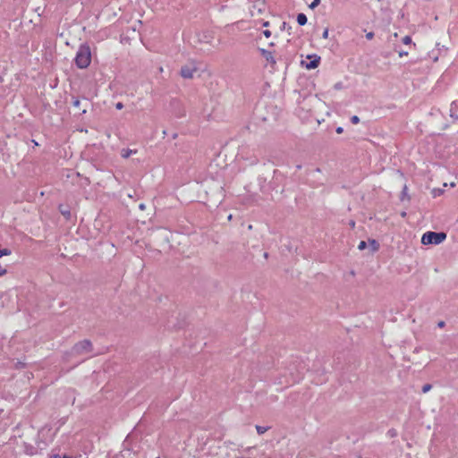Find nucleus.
<instances>
[{
  "instance_id": "nucleus-1",
  "label": "nucleus",
  "mask_w": 458,
  "mask_h": 458,
  "mask_svg": "<svg viewBox=\"0 0 458 458\" xmlns=\"http://www.w3.org/2000/svg\"><path fill=\"white\" fill-rule=\"evenodd\" d=\"M90 61L91 53L89 47L86 45L81 46L75 57L76 65L81 69H84L89 65Z\"/></svg>"
},
{
  "instance_id": "nucleus-2",
  "label": "nucleus",
  "mask_w": 458,
  "mask_h": 458,
  "mask_svg": "<svg viewBox=\"0 0 458 458\" xmlns=\"http://www.w3.org/2000/svg\"><path fill=\"white\" fill-rule=\"evenodd\" d=\"M446 239V233L443 232H427L421 237L424 245L440 244Z\"/></svg>"
},
{
  "instance_id": "nucleus-3",
  "label": "nucleus",
  "mask_w": 458,
  "mask_h": 458,
  "mask_svg": "<svg viewBox=\"0 0 458 458\" xmlns=\"http://www.w3.org/2000/svg\"><path fill=\"white\" fill-rule=\"evenodd\" d=\"M92 351V344L89 340H83L76 344L72 348V352L77 355L89 353Z\"/></svg>"
},
{
  "instance_id": "nucleus-4",
  "label": "nucleus",
  "mask_w": 458,
  "mask_h": 458,
  "mask_svg": "<svg viewBox=\"0 0 458 458\" xmlns=\"http://www.w3.org/2000/svg\"><path fill=\"white\" fill-rule=\"evenodd\" d=\"M197 72V66L195 64L191 63L182 67L181 75L184 79H191L193 77L194 73Z\"/></svg>"
},
{
  "instance_id": "nucleus-5",
  "label": "nucleus",
  "mask_w": 458,
  "mask_h": 458,
  "mask_svg": "<svg viewBox=\"0 0 458 458\" xmlns=\"http://www.w3.org/2000/svg\"><path fill=\"white\" fill-rule=\"evenodd\" d=\"M308 58L309 59H311L309 63H302L303 65L309 69V70H311V69H315L318 66L319 64V60L320 58L317 55H314V56H311V55H308Z\"/></svg>"
},
{
  "instance_id": "nucleus-6",
  "label": "nucleus",
  "mask_w": 458,
  "mask_h": 458,
  "mask_svg": "<svg viewBox=\"0 0 458 458\" xmlns=\"http://www.w3.org/2000/svg\"><path fill=\"white\" fill-rule=\"evenodd\" d=\"M260 52H261L263 57L266 58L267 61L271 62L273 64L276 63V60L274 59L272 52L263 49V48L260 49Z\"/></svg>"
},
{
  "instance_id": "nucleus-7",
  "label": "nucleus",
  "mask_w": 458,
  "mask_h": 458,
  "mask_svg": "<svg viewBox=\"0 0 458 458\" xmlns=\"http://www.w3.org/2000/svg\"><path fill=\"white\" fill-rule=\"evenodd\" d=\"M296 20H297L298 24L301 25V26L305 25L307 23V21H308L307 16L304 13H299L297 15Z\"/></svg>"
},
{
  "instance_id": "nucleus-8",
  "label": "nucleus",
  "mask_w": 458,
  "mask_h": 458,
  "mask_svg": "<svg viewBox=\"0 0 458 458\" xmlns=\"http://www.w3.org/2000/svg\"><path fill=\"white\" fill-rule=\"evenodd\" d=\"M135 153H136V150H132V149H130V148H123L121 151V156L123 158H128L131 155L135 154Z\"/></svg>"
},
{
  "instance_id": "nucleus-9",
  "label": "nucleus",
  "mask_w": 458,
  "mask_h": 458,
  "mask_svg": "<svg viewBox=\"0 0 458 458\" xmlns=\"http://www.w3.org/2000/svg\"><path fill=\"white\" fill-rule=\"evenodd\" d=\"M12 254V251L8 248H0V258L4 256H10Z\"/></svg>"
},
{
  "instance_id": "nucleus-10",
  "label": "nucleus",
  "mask_w": 458,
  "mask_h": 458,
  "mask_svg": "<svg viewBox=\"0 0 458 458\" xmlns=\"http://www.w3.org/2000/svg\"><path fill=\"white\" fill-rule=\"evenodd\" d=\"M256 429H257V432H258L259 435H262L265 432H267L268 428L257 425L256 426Z\"/></svg>"
},
{
  "instance_id": "nucleus-11",
  "label": "nucleus",
  "mask_w": 458,
  "mask_h": 458,
  "mask_svg": "<svg viewBox=\"0 0 458 458\" xmlns=\"http://www.w3.org/2000/svg\"><path fill=\"white\" fill-rule=\"evenodd\" d=\"M402 41L404 45H411L412 42L411 38L410 36H405L404 38H403Z\"/></svg>"
},
{
  "instance_id": "nucleus-12",
  "label": "nucleus",
  "mask_w": 458,
  "mask_h": 458,
  "mask_svg": "<svg viewBox=\"0 0 458 458\" xmlns=\"http://www.w3.org/2000/svg\"><path fill=\"white\" fill-rule=\"evenodd\" d=\"M432 388V386L430 384H426L422 387L423 393H428Z\"/></svg>"
},
{
  "instance_id": "nucleus-13",
  "label": "nucleus",
  "mask_w": 458,
  "mask_h": 458,
  "mask_svg": "<svg viewBox=\"0 0 458 458\" xmlns=\"http://www.w3.org/2000/svg\"><path fill=\"white\" fill-rule=\"evenodd\" d=\"M320 3V0H313L312 3L310 4V8L314 9L317 7Z\"/></svg>"
},
{
  "instance_id": "nucleus-14",
  "label": "nucleus",
  "mask_w": 458,
  "mask_h": 458,
  "mask_svg": "<svg viewBox=\"0 0 458 458\" xmlns=\"http://www.w3.org/2000/svg\"><path fill=\"white\" fill-rule=\"evenodd\" d=\"M351 122H352L353 124H357V123L360 122V118H359L357 115H353V116H352V118H351Z\"/></svg>"
},
{
  "instance_id": "nucleus-15",
  "label": "nucleus",
  "mask_w": 458,
  "mask_h": 458,
  "mask_svg": "<svg viewBox=\"0 0 458 458\" xmlns=\"http://www.w3.org/2000/svg\"><path fill=\"white\" fill-rule=\"evenodd\" d=\"M6 272H7L6 268L4 266L0 265V276H3L4 275H5Z\"/></svg>"
},
{
  "instance_id": "nucleus-16",
  "label": "nucleus",
  "mask_w": 458,
  "mask_h": 458,
  "mask_svg": "<svg viewBox=\"0 0 458 458\" xmlns=\"http://www.w3.org/2000/svg\"><path fill=\"white\" fill-rule=\"evenodd\" d=\"M366 248V242L364 241H361L359 245H358V249L359 250H364Z\"/></svg>"
},
{
  "instance_id": "nucleus-17",
  "label": "nucleus",
  "mask_w": 458,
  "mask_h": 458,
  "mask_svg": "<svg viewBox=\"0 0 458 458\" xmlns=\"http://www.w3.org/2000/svg\"><path fill=\"white\" fill-rule=\"evenodd\" d=\"M398 55L399 57H403V56H407L408 55V52L407 51H398Z\"/></svg>"
},
{
  "instance_id": "nucleus-18",
  "label": "nucleus",
  "mask_w": 458,
  "mask_h": 458,
  "mask_svg": "<svg viewBox=\"0 0 458 458\" xmlns=\"http://www.w3.org/2000/svg\"><path fill=\"white\" fill-rule=\"evenodd\" d=\"M263 35L266 37V38H270L271 37V31L268 30H266L263 31Z\"/></svg>"
},
{
  "instance_id": "nucleus-19",
  "label": "nucleus",
  "mask_w": 458,
  "mask_h": 458,
  "mask_svg": "<svg viewBox=\"0 0 458 458\" xmlns=\"http://www.w3.org/2000/svg\"><path fill=\"white\" fill-rule=\"evenodd\" d=\"M322 38H328V29H325V30L322 33Z\"/></svg>"
},
{
  "instance_id": "nucleus-20",
  "label": "nucleus",
  "mask_w": 458,
  "mask_h": 458,
  "mask_svg": "<svg viewBox=\"0 0 458 458\" xmlns=\"http://www.w3.org/2000/svg\"><path fill=\"white\" fill-rule=\"evenodd\" d=\"M115 107H116V109L121 110L123 107V103L118 102V103H116Z\"/></svg>"
},
{
  "instance_id": "nucleus-21",
  "label": "nucleus",
  "mask_w": 458,
  "mask_h": 458,
  "mask_svg": "<svg viewBox=\"0 0 458 458\" xmlns=\"http://www.w3.org/2000/svg\"><path fill=\"white\" fill-rule=\"evenodd\" d=\"M62 214L65 216L66 217L70 216V211L68 210H61Z\"/></svg>"
},
{
  "instance_id": "nucleus-22",
  "label": "nucleus",
  "mask_w": 458,
  "mask_h": 458,
  "mask_svg": "<svg viewBox=\"0 0 458 458\" xmlns=\"http://www.w3.org/2000/svg\"><path fill=\"white\" fill-rule=\"evenodd\" d=\"M49 458H62V456H60L57 454H52L49 455Z\"/></svg>"
},
{
  "instance_id": "nucleus-23",
  "label": "nucleus",
  "mask_w": 458,
  "mask_h": 458,
  "mask_svg": "<svg viewBox=\"0 0 458 458\" xmlns=\"http://www.w3.org/2000/svg\"><path fill=\"white\" fill-rule=\"evenodd\" d=\"M366 38H367L368 39H372V31L368 32V33L366 34Z\"/></svg>"
},
{
  "instance_id": "nucleus-24",
  "label": "nucleus",
  "mask_w": 458,
  "mask_h": 458,
  "mask_svg": "<svg viewBox=\"0 0 458 458\" xmlns=\"http://www.w3.org/2000/svg\"><path fill=\"white\" fill-rule=\"evenodd\" d=\"M437 327H440V328L444 327H445V322L444 321H439L437 323Z\"/></svg>"
},
{
  "instance_id": "nucleus-25",
  "label": "nucleus",
  "mask_w": 458,
  "mask_h": 458,
  "mask_svg": "<svg viewBox=\"0 0 458 458\" xmlns=\"http://www.w3.org/2000/svg\"><path fill=\"white\" fill-rule=\"evenodd\" d=\"M343 131H344V129H343L342 127H337V128H336V130H335V131H336L338 134L342 133V132H343Z\"/></svg>"
},
{
  "instance_id": "nucleus-26",
  "label": "nucleus",
  "mask_w": 458,
  "mask_h": 458,
  "mask_svg": "<svg viewBox=\"0 0 458 458\" xmlns=\"http://www.w3.org/2000/svg\"><path fill=\"white\" fill-rule=\"evenodd\" d=\"M79 104H80V101H79V100H75V101L73 102V105H74L75 106H79Z\"/></svg>"
},
{
  "instance_id": "nucleus-27",
  "label": "nucleus",
  "mask_w": 458,
  "mask_h": 458,
  "mask_svg": "<svg viewBox=\"0 0 458 458\" xmlns=\"http://www.w3.org/2000/svg\"><path fill=\"white\" fill-rule=\"evenodd\" d=\"M140 208L142 209V210L145 209V205L144 204H140Z\"/></svg>"
},
{
  "instance_id": "nucleus-28",
  "label": "nucleus",
  "mask_w": 458,
  "mask_h": 458,
  "mask_svg": "<svg viewBox=\"0 0 458 458\" xmlns=\"http://www.w3.org/2000/svg\"><path fill=\"white\" fill-rule=\"evenodd\" d=\"M62 458H72V456H70V455H66V454H64Z\"/></svg>"
},
{
  "instance_id": "nucleus-29",
  "label": "nucleus",
  "mask_w": 458,
  "mask_h": 458,
  "mask_svg": "<svg viewBox=\"0 0 458 458\" xmlns=\"http://www.w3.org/2000/svg\"><path fill=\"white\" fill-rule=\"evenodd\" d=\"M263 26H264V27L268 26V21H265V22L263 23Z\"/></svg>"
},
{
  "instance_id": "nucleus-30",
  "label": "nucleus",
  "mask_w": 458,
  "mask_h": 458,
  "mask_svg": "<svg viewBox=\"0 0 458 458\" xmlns=\"http://www.w3.org/2000/svg\"><path fill=\"white\" fill-rule=\"evenodd\" d=\"M374 244V250H376V241L373 242Z\"/></svg>"
},
{
  "instance_id": "nucleus-31",
  "label": "nucleus",
  "mask_w": 458,
  "mask_h": 458,
  "mask_svg": "<svg viewBox=\"0 0 458 458\" xmlns=\"http://www.w3.org/2000/svg\"><path fill=\"white\" fill-rule=\"evenodd\" d=\"M410 271V268H407L406 270H404V273H407Z\"/></svg>"
},
{
  "instance_id": "nucleus-32",
  "label": "nucleus",
  "mask_w": 458,
  "mask_h": 458,
  "mask_svg": "<svg viewBox=\"0 0 458 458\" xmlns=\"http://www.w3.org/2000/svg\"><path fill=\"white\" fill-rule=\"evenodd\" d=\"M410 271V268H407L406 270H404V273H407Z\"/></svg>"
},
{
  "instance_id": "nucleus-33",
  "label": "nucleus",
  "mask_w": 458,
  "mask_h": 458,
  "mask_svg": "<svg viewBox=\"0 0 458 458\" xmlns=\"http://www.w3.org/2000/svg\"><path fill=\"white\" fill-rule=\"evenodd\" d=\"M410 271V268H407L406 270H404V273H407Z\"/></svg>"
},
{
  "instance_id": "nucleus-34",
  "label": "nucleus",
  "mask_w": 458,
  "mask_h": 458,
  "mask_svg": "<svg viewBox=\"0 0 458 458\" xmlns=\"http://www.w3.org/2000/svg\"><path fill=\"white\" fill-rule=\"evenodd\" d=\"M159 72H163V68L162 67H159Z\"/></svg>"
},
{
  "instance_id": "nucleus-35",
  "label": "nucleus",
  "mask_w": 458,
  "mask_h": 458,
  "mask_svg": "<svg viewBox=\"0 0 458 458\" xmlns=\"http://www.w3.org/2000/svg\"><path fill=\"white\" fill-rule=\"evenodd\" d=\"M264 258H267V254L266 252L264 253Z\"/></svg>"
},
{
  "instance_id": "nucleus-36",
  "label": "nucleus",
  "mask_w": 458,
  "mask_h": 458,
  "mask_svg": "<svg viewBox=\"0 0 458 458\" xmlns=\"http://www.w3.org/2000/svg\"><path fill=\"white\" fill-rule=\"evenodd\" d=\"M451 186H452V187H454V186H455L454 182H452V183H451Z\"/></svg>"
}]
</instances>
